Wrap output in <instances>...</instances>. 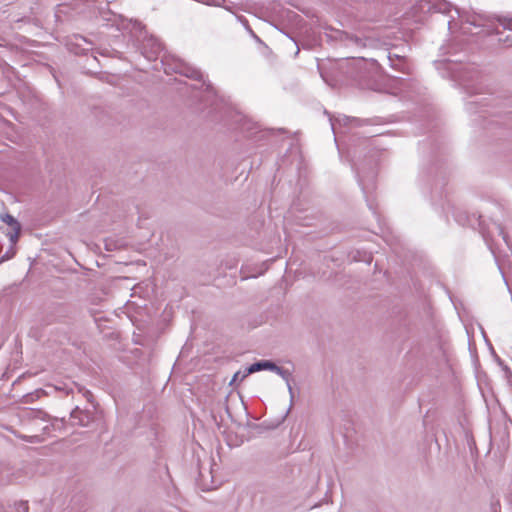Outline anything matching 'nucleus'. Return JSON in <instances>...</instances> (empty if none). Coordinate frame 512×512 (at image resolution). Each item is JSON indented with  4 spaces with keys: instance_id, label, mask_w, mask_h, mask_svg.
Listing matches in <instances>:
<instances>
[{
    "instance_id": "30",
    "label": "nucleus",
    "mask_w": 512,
    "mask_h": 512,
    "mask_svg": "<svg viewBox=\"0 0 512 512\" xmlns=\"http://www.w3.org/2000/svg\"><path fill=\"white\" fill-rule=\"evenodd\" d=\"M247 30H248L250 33H253V30H252L250 27H247Z\"/></svg>"
},
{
    "instance_id": "7",
    "label": "nucleus",
    "mask_w": 512,
    "mask_h": 512,
    "mask_svg": "<svg viewBox=\"0 0 512 512\" xmlns=\"http://www.w3.org/2000/svg\"><path fill=\"white\" fill-rule=\"evenodd\" d=\"M23 478V469L10 464L0 465V479L5 483L19 482Z\"/></svg>"
},
{
    "instance_id": "32",
    "label": "nucleus",
    "mask_w": 512,
    "mask_h": 512,
    "mask_svg": "<svg viewBox=\"0 0 512 512\" xmlns=\"http://www.w3.org/2000/svg\"><path fill=\"white\" fill-rule=\"evenodd\" d=\"M247 30H248L250 33H253V30H252L250 27H247Z\"/></svg>"
},
{
    "instance_id": "24",
    "label": "nucleus",
    "mask_w": 512,
    "mask_h": 512,
    "mask_svg": "<svg viewBox=\"0 0 512 512\" xmlns=\"http://www.w3.org/2000/svg\"><path fill=\"white\" fill-rule=\"evenodd\" d=\"M290 38H291V40H293V41H294V43L296 44V48H297V49H296V52H295V56H297V55L299 54V52H300V47H299V45H298L297 41H296L294 38H292V37H290Z\"/></svg>"
},
{
    "instance_id": "18",
    "label": "nucleus",
    "mask_w": 512,
    "mask_h": 512,
    "mask_svg": "<svg viewBox=\"0 0 512 512\" xmlns=\"http://www.w3.org/2000/svg\"><path fill=\"white\" fill-rule=\"evenodd\" d=\"M29 506L27 501H17L14 503V512H28Z\"/></svg>"
},
{
    "instance_id": "12",
    "label": "nucleus",
    "mask_w": 512,
    "mask_h": 512,
    "mask_svg": "<svg viewBox=\"0 0 512 512\" xmlns=\"http://www.w3.org/2000/svg\"><path fill=\"white\" fill-rule=\"evenodd\" d=\"M272 372H275L277 375H279L286 382V385H289L292 380L291 372L287 369H284L283 367L276 365L275 363L272 368Z\"/></svg>"
},
{
    "instance_id": "13",
    "label": "nucleus",
    "mask_w": 512,
    "mask_h": 512,
    "mask_svg": "<svg viewBox=\"0 0 512 512\" xmlns=\"http://www.w3.org/2000/svg\"><path fill=\"white\" fill-rule=\"evenodd\" d=\"M389 63L393 69L403 74L409 73V65L407 62V58H404V61H389Z\"/></svg>"
},
{
    "instance_id": "23",
    "label": "nucleus",
    "mask_w": 512,
    "mask_h": 512,
    "mask_svg": "<svg viewBox=\"0 0 512 512\" xmlns=\"http://www.w3.org/2000/svg\"><path fill=\"white\" fill-rule=\"evenodd\" d=\"M287 388H288V392L290 394V402L292 403L293 399H294V392H293L291 382L289 383V385H287Z\"/></svg>"
},
{
    "instance_id": "6",
    "label": "nucleus",
    "mask_w": 512,
    "mask_h": 512,
    "mask_svg": "<svg viewBox=\"0 0 512 512\" xmlns=\"http://www.w3.org/2000/svg\"><path fill=\"white\" fill-rule=\"evenodd\" d=\"M73 425L86 427L94 420V413L89 409H81L76 406L70 413Z\"/></svg>"
},
{
    "instance_id": "10",
    "label": "nucleus",
    "mask_w": 512,
    "mask_h": 512,
    "mask_svg": "<svg viewBox=\"0 0 512 512\" xmlns=\"http://www.w3.org/2000/svg\"><path fill=\"white\" fill-rule=\"evenodd\" d=\"M494 101H495L494 99H490V98H486V97L481 98L479 100H475V101H469L466 104V109L469 112H476V109L478 108V106H481V107L491 106L492 102H494Z\"/></svg>"
},
{
    "instance_id": "1",
    "label": "nucleus",
    "mask_w": 512,
    "mask_h": 512,
    "mask_svg": "<svg viewBox=\"0 0 512 512\" xmlns=\"http://www.w3.org/2000/svg\"><path fill=\"white\" fill-rule=\"evenodd\" d=\"M434 16L442 15L446 17L448 29L452 38L441 47L444 55L449 57L444 59L448 63L461 64L466 57L469 43L464 40V36L471 35L476 37L482 33L485 35H495L498 42L505 46H512V18L498 17L497 23L489 17L480 14H470L461 12L457 7L446 1H440L435 6Z\"/></svg>"
},
{
    "instance_id": "29",
    "label": "nucleus",
    "mask_w": 512,
    "mask_h": 512,
    "mask_svg": "<svg viewBox=\"0 0 512 512\" xmlns=\"http://www.w3.org/2000/svg\"><path fill=\"white\" fill-rule=\"evenodd\" d=\"M247 30H248L250 33H253V30H252L250 27H247Z\"/></svg>"
},
{
    "instance_id": "26",
    "label": "nucleus",
    "mask_w": 512,
    "mask_h": 512,
    "mask_svg": "<svg viewBox=\"0 0 512 512\" xmlns=\"http://www.w3.org/2000/svg\"><path fill=\"white\" fill-rule=\"evenodd\" d=\"M212 488H213L212 485L203 484V489L210 490Z\"/></svg>"
},
{
    "instance_id": "31",
    "label": "nucleus",
    "mask_w": 512,
    "mask_h": 512,
    "mask_svg": "<svg viewBox=\"0 0 512 512\" xmlns=\"http://www.w3.org/2000/svg\"><path fill=\"white\" fill-rule=\"evenodd\" d=\"M247 30H248L250 33H253V30H252L250 27H247Z\"/></svg>"
},
{
    "instance_id": "20",
    "label": "nucleus",
    "mask_w": 512,
    "mask_h": 512,
    "mask_svg": "<svg viewBox=\"0 0 512 512\" xmlns=\"http://www.w3.org/2000/svg\"><path fill=\"white\" fill-rule=\"evenodd\" d=\"M405 55L398 54L394 51H389L387 54L388 61H404Z\"/></svg>"
},
{
    "instance_id": "22",
    "label": "nucleus",
    "mask_w": 512,
    "mask_h": 512,
    "mask_svg": "<svg viewBox=\"0 0 512 512\" xmlns=\"http://www.w3.org/2000/svg\"><path fill=\"white\" fill-rule=\"evenodd\" d=\"M497 229L499 231V234L502 235V238H503L504 242L506 244H508V242H507V235L504 233L502 227L500 225H497Z\"/></svg>"
},
{
    "instance_id": "9",
    "label": "nucleus",
    "mask_w": 512,
    "mask_h": 512,
    "mask_svg": "<svg viewBox=\"0 0 512 512\" xmlns=\"http://www.w3.org/2000/svg\"><path fill=\"white\" fill-rule=\"evenodd\" d=\"M330 122H331V127H332V130L335 132V125L336 123H339L340 125H350V124H354L356 126H359L361 125V120L358 119V118H353V117H349V116H346V115H340L334 119L330 118Z\"/></svg>"
},
{
    "instance_id": "17",
    "label": "nucleus",
    "mask_w": 512,
    "mask_h": 512,
    "mask_svg": "<svg viewBox=\"0 0 512 512\" xmlns=\"http://www.w3.org/2000/svg\"><path fill=\"white\" fill-rule=\"evenodd\" d=\"M104 243H105V249L107 251H114V250H118L122 247V244L119 243L118 241L116 240H113V239H105L104 240Z\"/></svg>"
},
{
    "instance_id": "5",
    "label": "nucleus",
    "mask_w": 512,
    "mask_h": 512,
    "mask_svg": "<svg viewBox=\"0 0 512 512\" xmlns=\"http://www.w3.org/2000/svg\"><path fill=\"white\" fill-rule=\"evenodd\" d=\"M0 219L11 228V230L7 232V237L9 238L10 243L15 245L21 233V224L14 216L9 213H1Z\"/></svg>"
},
{
    "instance_id": "27",
    "label": "nucleus",
    "mask_w": 512,
    "mask_h": 512,
    "mask_svg": "<svg viewBox=\"0 0 512 512\" xmlns=\"http://www.w3.org/2000/svg\"><path fill=\"white\" fill-rule=\"evenodd\" d=\"M199 476H200V480L204 481V475H203L202 471H200Z\"/></svg>"
},
{
    "instance_id": "8",
    "label": "nucleus",
    "mask_w": 512,
    "mask_h": 512,
    "mask_svg": "<svg viewBox=\"0 0 512 512\" xmlns=\"http://www.w3.org/2000/svg\"><path fill=\"white\" fill-rule=\"evenodd\" d=\"M274 366V362L270 360H260L253 364H251L249 367L245 368L243 371V375L241 379H245L247 376H249L252 373L259 372L262 370H269L272 371V368Z\"/></svg>"
},
{
    "instance_id": "25",
    "label": "nucleus",
    "mask_w": 512,
    "mask_h": 512,
    "mask_svg": "<svg viewBox=\"0 0 512 512\" xmlns=\"http://www.w3.org/2000/svg\"><path fill=\"white\" fill-rule=\"evenodd\" d=\"M84 396L87 398L88 401H91L92 393L90 391H85Z\"/></svg>"
},
{
    "instance_id": "3",
    "label": "nucleus",
    "mask_w": 512,
    "mask_h": 512,
    "mask_svg": "<svg viewBox=\"0 0 512 512\" xmlns=\"http://www.w3.org/2000/svg\"><path fill=\"white\" fill-rule=\"evenodd\" d=\"M455 77L467 94L472 96L484 93V86L479 80L478 72L470 69L469 67H464L457 71Z\"/></svg>"
},
{
    "instance_id": "14",
    "label": "nucleus",
    "mask_w": 512,
    "mask_h": 512,
    "mask_svg": "<svg viewBox=\"0 0 512 512\" xmlns=\"http://www.w3.org/2000/svg\"><path fill=\"white\" fill-rule=\"evenodd\" d=\"M256 128H257V125L250 120H244V122L241 126L242 131L246 132L248 137H254L258 133L257 131H255V132L252 131Z\"/></svg>"
},
{
    "instance_id": "16",
    "label": "nucleus",
    "mask_w": 512,
    "mask_h": 512,
    "mask_svg": "<svg viewBox=\"0 0 512 512\" xmlns=\"http://www.w3.org/2000/svg\"><path fill=\"white\" fill-rule=\"evenodd\" d=\"M16 436L25 442L34 443V444H38L43 441L42 437L39 435H31L30 436V435H24V434H17Z\"/></svg>"
},
{
    "instance_id": "28",
    "label": "nucleus",
    "mask_w": 512,
    "mask_h": 512,
    "mask_svg": "<svg viewBox=\"0 0 512 512\" xmlns=\"http://www.w3.org/2000/svg\"><path fill=\"white\" fill-rule=\"evenodd\" d=\"M38 413H39L40 415L47 416V414H46V413H43L42 411H39Z\"/></svg>"
},
{
    "instance_id": "11",
    "label": "nucleus",
    "mask_w": 512,
    "mask_h": 512,
    "mask_svg": "<svg viewBox=\"0 0 512 512\" xmlns=\"http://www.w3.org/2000/svg\"><path fill=\"white\" fill-rule=\"evenodd\" d=\"M341 39L347 41V44L355 45L358 47H366L367 46V39H362L355 35H349L347 33L341 34Z\"/></svg>"
},
{
    "instance_id": "2",
    "label": "nucleus",
    "mask_w": 512,
    "mask_h": 512,
    "mask_svg": "<svg viewBox=\"0 0 512 512\" xmlns=\"http://www.w3.org/2000/svg\"><path fill=\"white\" fill-rule=\"evenodd\" d=\"M165 73L169 74L170 71H173L175 73H178L180 75H183L187 78L195 79L199 82H202V86H205V91L208 95H215V90L213 86L210 83H206L204 80V75L202 72L195 68L194 66L190 65L189 63L183 61V60H176L173 64V67L168 66L164 69Z\"/></svg>"
},
{
    "instance_id": "4",
    "label": "nucleus",
    "mask_w": 512,
    "mask_h": 512,
    "mask_svg": "<svg viewBox=\"0 0 512 512\" xmlns=\"http://www.w3.org/2000/svg\"><path fill=\"white\" fill-rule=\"evenodd\" d=\"M137 43L138 50L149 61L156 60L159 53L162 51L161 42L154 36L147 35L146 32H140Z\"/></svg>"
},
{
    "instance_id": "19",
    "label": "nucleus",
    "mask_w": 512,
    "mask_h": 512,
    "mask_svg": "<svg viewBox=\"0 0 512 512\" xmlns=\"http://www.w3.org/2000/svg\"><path fill=\"white\" fill-rule=\"evenodd\" d=\"M16 254V248H15V245H12L10 246V248L5 252L4 255H2V257L0 258V262H4V261H7V260H10L12 259Z\"/></svg>"
},
{
    "instance_id": "21",
    "label": "nucleus",
    "mask_w": 512,
    "mask_h": 512,
    "mask_svg": "<svg viewBox=\"0 0 512 512\" xmlns=\"http://www.w3.org/2000/svg\"><path fill=\"white\" fill-rule=\"evenodd\" d=\"M242 375H243V371H238V372H236V373L234 374V376H233V378H232V380H231L230 384H233V383H235L236 381H242V380H243V379H241Z\"/></svg>"
},
{
    "instance_id": "15",
    "label": "nucleus",
    "mask_w": 512,
    "mask_h": 512,
    "mask_svg": "<svg viewBox=\"0 0 512 512\" xmlns=\"http://www.w3.org/2000/svg\"><path fill=\"white\" fill-rule=\"evenodd\" d=\"M357 178H358V183L361 186L363 193L366 194L368 192V190L370 188H372V184L370 185L369 183L365 182L364 175H363V168H357Z\"/></svg>"
}]
</instances>
